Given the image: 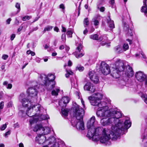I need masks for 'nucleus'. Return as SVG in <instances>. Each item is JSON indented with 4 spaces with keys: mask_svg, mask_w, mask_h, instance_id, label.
Listing matches in <instances>:
<instances>
[{
    "mask_svg": "<svg viewBox=\"0 0 147 147\" xmlns=\"http://www.w3.org/2000/svg\"><path fill=\"white\" fill-rule=\"evenodd\" d=\"M43 109V107L39 104H32L28 108L26 114L28 116L31 117V119L37 114H39L41 111V112Z\"/></svg>",
    "mask_w": 147,
    "mask_h": 147,
    "instance_id": "obj_8",
    "label": "nucleus"
},
{
    "mask_svg": "<svg viewBox=\"0 0 147 147\" xmlns=\"http://www.w3.org/2000/svg\"><path fill=\"white\" fill-rule=\"evenodd\" d=\"M44 47L45 49H46L49 48V46L47 45H44Z\"/></svg>",
    "mask_w": 147,
    "mask_h": 147,
    "instance_id": "obj_63",
    "label": "nucleus"
},
{
    "mask_svg": "<svg viewBox=\"0 0 147 147\" xmlns=\"http://www.w3.org/2000/svg\"><path fill=\"white\" fill-rule=\"evenodd\" d=\"M142 141L146 140L147 139V135L145 134H142Z\"/></svg>",
    "mask_w": 147,
    "mask_h": 147,
    "instance_id": "obj_42",
    "label": "nucleus"
},
{
    "mask_svg": "<svg viewBox=\"0 0 147 147\" xmlns=\"http://www.w3.org/2000/svg\"><path fill=\"white\" fill-rule=\"evenodd\" d=\"M4 106V102L3 101H2L0 103V109H2Z\"/></svg>",
    "mask_w": 147,
    "mask_h": 147,
    "instance_id": "obj_50",
    "label": "nucleus"
},
{
    "mask_svg": "<svg viewBox=\"0 0 147 147\" xmlns=\"http://www.w3.org/2000/svg\"><path fill=\"white\" fill-rule=\"evenodd\" d=\"M88 31L86 28L85 30L83 31V34H86L88 32Z\"/></svg>",
    "mask_w": 147,
    "mask_h": 147,
    "instance_id": "obj_64",
    "label": "nucleus"
},
{
    "mask_svg": "<svg viewBox=\"0 0 147 147\" xmlns=\"http://www.w3.org/2000/svg\"><path fill=\"white\" fill-rule=\"evenodd\" d=\"M83 48V46L81 44H79L78 46L77 47L76 50V51H78V52H81L83 51L82 49Z\"/></svg>",
    "mask_w": 147,
    "mask_h": 147,
    "instance_id": "obj_35",
    "label": "nucleus"
},
{
    "mask_svg": "<svg viewBox=\"0 0 147 147\" xmlns=\"http://www.w3.org/2000/svg\"><path fill=\"white\" fill-rule=\"evenodd\" d=\"M39 81L43 83L42 84L45 86L48 90H51L55 87V83L54 80L55 79V76L50 74L47 76L44 74H40L38 76Z\"/></svg>",
    "mask_w": 147,
    "mask_h": 147,
    "instance_id": "obj_6",
    "label": "nucleus"
},
{
    "mask_svg": "<svg viewBox=\"0 0 147 147\" xmlns=\"http://www.w3.org/2000/svg\"><path fill=\"white\" fill-rule=\"evenodd\" d=\"M113 127L112 130L107 129H105L102 130V135L99 137L98 140L99 139L100 142L103 144H105L106 145H109L111 144L110 141V139L113 140H117V138L119 137V135L123 133V128L120 129H119L120 127Z\"/></svg>",
    "mask_w": 147,
    "mask_h": 147,
    "instance_id": "obj_1",
    "label": "nucleus"
},
{
    "mask_svg": "<svg viewBox=\"0 0 147 147\" xmlns=\"http://www.w3.org/2000/svg\"><path fill=\"white\" fill-rule=\"evenodd\" d=\"M115 51L117 53H120L123 52V50L119 45H118L115 47Z\"/></svg>",
    "mask_w": 147,
    "mask_h": 147,
    "instance_id": "obj_30",
    "label": "nucleus"
},
{
    "mask_svg": "<svg viewBox=\"0 0 147 147\" xmlns=\"http://www.w3.org/2000/svg\"><path fill=\"white\" fill-rule=\"evenodd\" d=\"M8 124V123L7 122L5 124L1 126L0 128V129L1 131L4 130L7 127V125Z\"/></svg>",
    "mask_w": 147,
    "mask_h": 147,
    "instance_id": "obj_39",
    "label": "nucleus"
},
{
    "mask_svg": "<svg viewBox=\"0 0 147 147\" xmlns=\"http://www.w3.org/2000/svg\"><path fill=\"white\" fill-rule=\"evenodd\" d=\"M14 127L15 128H18L19 127V125L18 123H16L14 124Z\"/></svg>",
    "mask_w": 147,
    "mask_h": 147,
    "instance_id": "obj_57",
    "label": "nucleus"
},
{
    "mask_svg": "<svg viewBox=\"0 0 147 147\" xmlns=\"http://www.w3.org/2000/svg\"><path fill=\"white\" fill-rule=\"evenodd\" d=\"M134 72L132 68L127 65L125 67V69L123 73L125 75V77H127V80H128V78L132 77L134 75Z\"/></svg>",
    "mask_w": 147,
    "mask_h": 147,
    "instance_id": "obj_14",
    "label": "nucleus"
},
{
    "mask_svg": "<svg viewBox=\"0 0 147 147\" xmlns=\"http://www.w3.org/2000/svg\"><path fill=\"white\" fill-rule=\"evenodd\" d=\"M85 90L89 91L92 92H94L95 90V86L90 82H87L84 86Z\"/></svg>",
    "mask_w": 147,
    "mask_h": 147,
    "instance_id": "obj_20",
    "label": "nucleus"
},
{
    "mask_svg": "<svg viewBox=\"0 0 147 147\" xmlns=\"http://www.w3.org/2000/svg\"><path fill=\"white\" fill-rule=\"evenodd\" d=\"M74 30L73 29L68 28L67 29L66 34L69 37L71 38L72 37V34Z\"/></svg>",
    "mask_w": 147,
    "mask_h": 147,
    "instance_id": "obj_29",
    "label": "nucleus"
},
{
    "mask_svg": "<svg viewBox=\"0 0 147 147\" xmlns=\"http://www.w3.org/2000/svg\"><path fill=\"white\" fill-rule=\"evenodd\" d=\"M119 71H118L115 69H113L111 73L112 77L115 78H117L119 77L120 74Z\"/></svg>",
    "mask_w": 147,
    "mask_h": 147,
    "instance_id": "obj_24",
    "label": "nucleus"
},
{
    "mask_svg": "<svg viewBox=\"0 0 147 147\" xmlns=\"http://www.w3.org/2000/svg\"><path fill=\"white\" fill-rule=\"evenodd\" d=\"M142 96L144 98V101L147 104V95L145 94L143 95Z\"/></svg>",
    "mask_w": 147,
    "mask_h": 147,
    "instance_id": "obj_47",
    "label": "nucleus"
},
{
    "mask_svg": "<svg viewBox=\"0 0 147 147\" xmlns=\"http://www.w3.org/2000/svg\"><path fill=\"white\" fill-rule=\"evenodd\" d=\"M11 21V19L10 18H9L7 20L6 22L8 24H9L10 23Z\"/></svg>",
    "mask_w": 147,
    "mask_h": 147,
    "instance_id": "obj_58",
    "label": "nucleus"
},
{
    "mask_svg": "<svg viewBox=\"0 0 147 147\" xmlns=\"http://www.w3.org/2000/svg\"><path fill=\"white\" fill-rule=\"evenodd\" d=\"M126 40L129 42V45H131L132 43V41L129 39H127Z\"/></svg>",
    "mask_w": 147,
    "mask_h": 147,
    "instance_id": "obj_61",
    "label": "nucleus"
},
{
    "mask_svg": "<svg viewBox=\"0 0 147 147\" xmlns=\"http://www.w3.org/2000/svg\"><path fill=\"white\" fill-rule=\"evenodd\" d=\"M8 84V82L7 81H4L3 83V86H7Z\"/></svg>",
    "mask_w": 147,
    "mask_h": 147,
    "instance_id": "obj_55",
    "label": "nucleus"
},
{
    "mask_svg": "<svg viewBox=\"0 0 147 147\" xmlns=\"http://www.w3.org/2000/svg\"><path fill=\"white\" fill-rule=\"evenodd\" d=\"M144 5L145 6H143L142 7L141 9V11L144 13L145 15L147 17V0H144L143 1Z\"/></svg>",
    "mask_w": 147,
    "mask_h": 147,
    "instance_id": "obj_23",
    "label": "nucleus"
},
{
    "mask_svg": "<svg viewBox=\"0 0 147 147\" xmlns=\"http://www.w3.org/2000/svg\"><path fill=\"white\" fill-rule=\"evenodd\" d=\"M73 54L77 58H79L83 56L85 53L83 51L78 52V51H76Z\"/></svg>",
    "mask_w": 147,
    "mask_h": 147,
    "instance_id": "obj_27",
    "label": "nucleus"
},
{
    "mask_svg": "<svg viewBox=\"0 0 147 147\" xmlns=\"http://www.w3.org/2000/svg\"><path fill=\"white\" fill-rule=\"evenodd\" d=\"M31 18L30 16H27L24 17L22 18V20L24 21H25L26 20H28L30 19V18Z\"/></svg>",
    "mask_w": 147,
    "mask_h": 147,
    "instance_id": "obj_43",
    "label": "nucleus"
},
{
    "mask_svg": "<svg viewBox=\"0 0 147 147\" xmlns=\"http://www.w3.org/2000/svg\"><path fill=\"white\" fill-rule=\"evenodd\" d=\"M27 92L28 94V98L31 97L32 98H34L35 99V100H36L37 92L35 89L33 88H29L28 89Z\"/></svg>",
    "mask_w": 147,
    "mask_h": 147,
    "instance_id": "obj_17",
    "label": "nucleus"
},
{
    "mask_svg": "<svg viewBox=\"0 0 147 147\" xmlns=\"http://www.w3.org/2000/svg\"><path fill=\"white\" fill-rule=\"evenodd\" d=\"M123 29L124 30L127 32L128 34L130 36H132V34L131 30L129 29V25L126 22H123Z\"/></svg>",
    "mask_w": 147,
    "mask_h": 147,
    "instance_id": "obj_22",
    "label": "nucleus"
},
{
    "mask_svg": "<svg viewBox=\"0 0 147 147\" xmlns=\"http://www.w3.org/2000/svg\"><path fill=\"white\" fill-rule=\"evenodd\" d=\"M64 48V47L63 45H61L59 47V49L61 50H62Z\"/></svg>",
    "mask_w": 147,
    "mask_h": 147,
    "instance_id": "obj_59",
    "label": "nucleus"
},
{
    "mask_svg": "<svg viewBox=\"0 0 147 147\" xmlns=\"http://www.w3.org/2000/svg\"><path fill=\"white\" fill-rule=\"evenodd\" d=\"M88 75L91 80L94 83L97 84L98 82V77L94 71H90Z\"/></svg>",
    "mask_w": 147,
    "mask_h": 147,
    "instance_id": "obj_18",
    "label": "nucleus"
},
{
    "mask_svg": "<svg viewBox=\"0 0 147 147\" xmlns=\"http://www.w3.org/2000/svg\"><path fill=\"white\" fill-rule=\"evenodd\" d=\"M33 99H31L30 100V98H28V97L27 98H24L22 99L21 102L22 103V106L24 107H26L29 106H30L32 105V104L33 105L35 104L34 102H32Z\"/></svg>",
    "mask_w": 147,
    "mask_h": 147,
    "instance_id": "obj_16",
    "label": "nucleus"
},
{
    "mask_svg": "<svg viewBox=\"0 0 147 147\" xmlns=\"http://www.w3.org/2000/svg\"><path fill=\"white\" fill-rule=\"evenodd\" d=\"M19 147H24L23 144L22 143H20L19 144Z\"/></svg>",
    "mask_w": 147,
    "mask_h": 147,
    "instance_id": "obj_62",
    "label": "nucleus"
},
{
    "mask_svg": "<svg viewBox=\"0 0 147 147\" xmlns=\"http://www.w3.org/2000/svg\"><path fill=\"white\" fill-rule=\"evenodd\" d=\"M100 70L104 75H107L110 72V67L105 62H102L99 68Z\"/></svg>",
    "mask_w": 147,
    "mask_h": 147,
    "instance_id": "obj_10",
    "label": "nucleus"
},
{
    "mask_svg": "<svg viewBox=\"0 0 147 147\" xmlns=\"http://www.w3.org/2000/svg\"><path fill=\"white\" fill-rule=\"evenodd\" d=\"M123 49L124 51H125L129 48V46L127 44L124 43L123 45Z\"/></svg>",
    "mask_w": 147,
    "mask_h": 147,
    "instance_id": "obj_40",
    "label": "nucleus"
},
{
    "mask_svg": "<svg viewBox=\"0 0 147 147\" xmlns=\"http://www.w3.org/2000/svg\"><path fill=\"white\" fill-rule=\"evenodd\" d=\"M38 29V27L37 26L34 28L32 30H30L29 33L28 34L30 35V33L34 31L37 30Z\"/></svg>",
    "mask_w": 147,
    "mask_h": 147,
    "instance_id": "obj_44",
    "label": "nucleus"
},
{
    "mask_svg": "<svg viewBox=\"0 0 147 147\" xmlns=\"http://www.w3.org/2000/svg\"><path fill=\"white\" fill-rule=\"evenodd\" d=\"M88 133L87 137L89 139H92L94 141H97L98 140L99 137L98 136L101 135L102 132L101 128H98L95 129V127L88 128Z\"/></svg>",
    "mask_w": 147,
    "mask_h": 147,
    "instance_id": "obj_9",
    "label": "nucleus"
},
{
    "mask_svg": "<svg viewBox=\"0 0 147 147\" xmlns=\"http://www.w3.org/2000/svg\"><path fill=\"white\" fill-rule=\"evenodd\" d=\"M138 56H140L141 57H143V58H145L146 57V56L145 55H144V53H143L142 52H141V53H140V54H136V57H137Z\"/></svg>",
    "mask_w": 147,
    "mask_h": 147,
    "instance_id": "obj_41",
    "label": "nucleus"
},
{
    "mask_svg": "<svg viewBox=\"0 0 147 147\" xmlns=\"http://www.w3.org/2000/svg\"><path fill=\"white\" fill-rule=\"evenodd\" d=\"M107 22L109 25V27L111 28H115V25L114 22L113 20H111L109 16L107 18Z\"/></svg>",
    "mask_w": 147,
    "mask_h": 147,
    "instance_id": "obj_25",
    "label": "nucleus"
},
{
    "mask_svg": "<svg viewBox=\"0 0 147 147\" xmlns=\"http://www.w3.org/2000/svg\"><path fill=\"white\" fill-rule=\"evenodd\" d=\"M49 118V117L48 115H45L40 114L39 113L30 120V123L31 125H32L33 123H36L38 121H40Z\"/></svg>",
    "mask_w": 147,
    "mask_h": 147,
    "instance_id": "obj_11",
    "label": "nucleus"
},
{
    "mask_svg": "<svg viewBox=\"0 0 147 147\" xmlns=\"http://www.w3.org/2000/svg\"><path fill=\"white\" fill-rule=\"evenodd\" d=\"M61 39L63 41H65L66 39V35L65 34H63L62 35Z\"/></svg>",
    "mask_w": 147,
    "mask_h": 147,
    "instance_id": "obj_45",
    "label": "nucleus"
},
{
    "mask_svg": "<svg viewBox=\"0 0 147 147\" xmlns=\"http://www.w3.org/2000/svg\"><path fill=\"white\" fill-rule=\"evenodd\" d=\"M53 28V27L51 26H48L45 27L43 32L45 33L46 31H49L51 30Z\"/></svg>",
    "mask_w": 147,
    "mask_h": 147,
    "instance_id": "obj_34",
    "label": "nucleus"
},
{
    "mask_svg": "<svg viewBox=\"0 0 147 147\" xmlns=\"http://www.w3.org/2000/svg\"><path fill=\"white\" fill-rule=\"evenodd\" d=\"M124 78H123V80H119L117 82L119 84L120 86H124L126 84V82L125 80H124Z\"/></svg>",
    "mask_w": 147,
    "mask_h": 147,
    "instance_id": "obj_31",
    "label": "nucleus"
},
{
    "mask_svg": "<svg viewBox=\"0 0 147 147\" xmlns=\"http://www.w3.org/2000/svg\"><path fill=\"white\" fill-rule=\"evenodd\" d=\"M70 101V99L67 96H64L62 97L61 100L59 102V105L62 108H65L67 104Z\"/></svg>",
    "mask_w": 147,
    "mask_h": 147,
    "instance_id": "obj_19",
    "label": "nucleus"
},
{
    "mask_svg": "<svg viewBox=\"0 0 147 147\" xmlns=\"http://www.w3.org/2000/svg\"><path fill=\"white\" fill-rule=\"evenodd\" d=\"M33 130L36 132L38 134L35 138L36 142L39 144L45 143L46 137L44 135H47L50 132L51 128L48 127H43L41 124H36L34 127Z\"/></svg>",
    "mask_w": 147,
    "mask_h": 147,
    "instance_id": "obj_4",
    "label": "nucleus"
},
{
    "mask_svg": "<svg viewBox=\"0 0 147 147\" xmlns=\"http://www.w3.org/2000/svg\"><path fill=\"white\" fill-rule=\"evenodd\" d=\"M10 131H8L5 134L4 136L5 137H7V136L9 135L10 134Z\"/></svg>",
    "mask_w": 147,
    "mask_h": 147,
    "instance_id": "obj_56",
    "label": "nucleus"
},
{
    "mask_svg": "<svg viewBox=\"0 0 147 147\" xmlns=\"http://www.w3.org/2000/svg\"><path fill=\"white\" fill-rule=\"evenodd\" d=\"M111 117L108 119H107L105 118L101 119L100 123L103 126H107V125H112L111 130H112V127H116L117 126H119L117 127H120L119 129H120L123 128V131L125 129H128L131 126V123L129 120V119H127L125 120L124 123V127H123L122 126H121V129L120 127V126L119 125L121 126L122 124L120 122L118 124H116L115 123V119Z\"/></svg>",
    "mask_w": 147,
    "mask_h": 147,
    "instance_id": "obj_5",
    "label": "nucleus"
},
{
    "mask_svg": "<svg viewBox=\"0 0 147 147\" xmlns=\"http://www.w3.org/2000/svg\"><path fill=\"white\" fill-rule=\"evenodd\" d=\"M102 95L100 93H95L93 96H90L88 97V99L92 105L95 106H97L98 108L97 111L100 110L102 111L105 107H107L106 103L104 102H100V100L102 98Z\"/></svg>",
    "mask_w": 147,
    "mask_h": 147,
    "instance_id": "obj_7",
    "label": "nucleus"
},
{
    "mask_svg": "<svg viewBox=\"0 0 147 147\" xmlns=\"http://www.w3.org/2000/svg\"><path fill=\"white\" fill-rule=\"evenodd\" d=\"M66 64H65L64 65V67L65 68L66 71V74H65V76L66 78H68L69 77L70 75H73L74 74L73 72L70 69H66L65 67L66 66Z\"/></svg>",
    "mask_w": 147,
    "mask_h": 147,
    "instance_id": "obj_26",
    "label": "nucleus"
},
{
    "mask_svg": "<svg viewBox=\"0 0 147 147\" xmlns=\"http://www.w3.org/2000/svg\"><path fill=\"white\" fill-rule=\"evenodd\" d=\"M59 8L63 9H64L65 7L64 5L63 4H61L59 5Z\"/></svg>",
    "mask_w": 147,
    "mask_h": 147,
    "instance_id": "obj_53",
    "label": "nucleus"
},
{
    "mask_svg": "<svg viewBox=\"0 0 147 147\" xmlns=\"http://www.w3.org/2000/svg\"><path fill=\"white\" fill-rule=\"evenodd\" d=\"M94 25L95 26H97L99 24L98 21L96 20H95L94 21Z\"/></svg>",
    "mask_w": 147,
    "mask_h": 147,
    "instance_id": "obj_52",
    "label": "nucleus"
},
{
    "mask_svg": "<svg viewBox=\"0 0 147 147\" xmlns=\"http://www.w3.org/2000/svg\"><path fill=\"white\" fill-rule=\"evenodd\" d=\"M15 7L16 8L18 9V10L17 11L16 13H15L14 15H13L12 16H14L20 12V3H16L15 5Z\"/></svg>",
    "mask_w": 147,
    "mask_h": 147,
    "instance_id": "obj_33",
    "label": "nucleus"
},
{
    "mask_svg": "<svg viewBox=\"0 0 147 147\" xmlns=\"http://www.w3.org/2000/svg\"><path fill=\"white\" fill-rule=\"evenodd\" d=\"M64 108H62L61 109V113L62 116L66 117L68 115V111L67 109H65Z\"/></svg>",
    "mask_w": 147,
    "mask_h": 147,
    "instance_id": "obj_28",
    "label": "nucleus"
},
{
    "mask_svg": "<svg viewBox=\"0 0 147 147\" xmlns=\"http://www.w3.org/2000/svg\"><path fill=\"white\" fill-rule=\"evenodd\" d=\"M96 115L97 117H110L113 118L115 119V123L116 124H118L119 122L122 124V127H124V122L123 123V121L119 120V119L122 116V114L120 111H118L115 109H109V107L107 106L105 107L104 109L102 111H100L99 110L96 112ZM120 126L121 129V126Z\"/></svg>",
    "mask_w": 147,
    "mask_h": 147,
    "instance_id": "obj_3",
    "label": "nucleus"
},
{
    "mask_svg": "<svg viewBox=\"0 0 147 147\" xmlns=\"http://www.w3.org/2000/svg\"><path fill=\"white\" fill-rule=\"evenodd\" d=\"M97 8L99 9L100 11L101 12H103L105 9V8L104 7H101L100 8H99V7L98 6Z\"/></svg>",
    "mask_w": 147,
    "mask_h": 147,
    "instance_id": "obj_46",
    "label": "nucleus"
},
{
    "mask_svg": "<svg viewBox=\"0 0 147 147\" xmlns=\"http://www.w3.org/2000/svg\"><path fill=\"white\" fill-rule=\"evenodd\" d=\"M13 105V103L11 102H9L8 103L7 106L8 107H12Z\"/></svg>",
    "mask_w": 147,
    "mask_h": 147,
    "instance_id": "obj_54",
    "label": "nucleus"
},
{
    "mask_svg": "<svg viewBox=\"0 0 147 147\" xmlns=\"http://www.w3.org/2000/svg\"><path fill=\"white\" fill-rule=\"evenodd\" d=\"M72 65V63L70 60L68 62V66H71Z\"/></svg>",
    "mask_w": 147,
    "mask_h": 147,
    "instance_id": "obj_60",
    "label": "nucleus"
},
{
    "mask_svg": "<svg viewBox=\"0 0 147 147\" xmlns=\"http://www.w3.org/2000/svg\"><path fill=\"white\" fill-rule=\"evenodd\" d=\"M115 69L119 72L123 71L125 70V67L124 65L123 62L120 59H117L115 62Z\"/></svg>",
    "mask_w": 147,
    "mask_h": 147,
    "instance_id": "obj_13",
    "label": "nucleus"
},
{
    "mask_svg": "<svg viewBox=\"0 0 147 147\" xmlns=\"http://www.w3.org/2000/svg\"><path fill=\"white\" fill-rule=\"evenodd\" d=\"M8 55H4L2 57V58L4 60H6L8 58Z\"/></svg>",
    "mask_w": 147,
    "mask_h": 147,
    "instance_id": "obj_49",
    "label": "nucleus"
},
{
    "mask_svg": "<svg viewBox=\"0 0 147 147\" xmlns=\"http://www.w3.org/2000/svg\"><path fill=\"white\" fill-rule=\"evenodd\" d=\"M56 139L55 137L53 136H50L47 139H46L45 141L46 144L49 146H52V147H57L56 144Z\"/></svg>",
    "mask_w": 147,
    "mask_h": 147,
    "instance_id": "obj_15",
    "label": "nucleus"
},
{
    "mask_svg": "<svg viewBox=\"0 0 147 147\" xmlns=\"http://www.w3.org/2000/svg\"><path fill=\"white\" fill-rule=\"evenodd\" d=\"M84 114V111L80 106L78 105L75 106L74 108V117L71 122L72 125L78 129H84L83 119Z\"/></svg>",
    "mask_w": 147,
    "mask_h": 147,
    "instance_id": "obj_2",
    "label": "nucleus"
},
{
    "mask_svg": "<svg viewBox=\"0 0 147 147\" xmlns=\"http://www.w3.org/2000/svg\"><path fill=\"white\" fill-rule=\"evenodd\" d=\"M16 36V35L15 34H12L11 36V40H13Z\"/></svg>",
    "mask_w": 147,
    "mask_h": 147,
    "instance_id": "obj_51",
    "label": "nucleus"
},
{
    "mask_svg": "<svg viewBox=\"0 0 147 147\" xmlns=\"http://www.w3.org/2000/svg\"><path fill=\"white\" fill-rule=\"evenodd\" d=\"M12 86L11 84H8L7 85V86H6V88L7 89H11V88Z\"/></svg>",
    "mask_w": 147,
    "mask_h": 147,
    "instance_id": "obj_48",
    "label": "nucleus"
},
{
    "mask_svg": "<svg viewBox=\"0 0 147 147\" xmlns=\"http://www.w3.org/2000/svg\"><path fill=\"white\" fill-rule=\"evenodd\" d=\"M95 118L94 116H92L88 121L87 123V128L95 127L94 126L95 121Z\"/></svg>",
    "mask_w": 147,
    "mask_h": 147,
    "instance_id": "obj_21",
    "label": "nucleus"
},
{
    "mask_svg": "<svg viewBox=\"0 0 147 147\" xmlns=\"http://www.w3.org/2000/svg\"><path fill=\"white\" fill-rule=\"evenodd\" d=\"M90 38L93 40H98V35L97 34L92 35L90 36Z\"/></svg>",
    "mask_w": 147,
    "mask_h": 147,
    "instance_id": "obj_37",
    "label": "nucleus"
},
{
    "mask_svg": "<svg viewBox=\"0 0 147 147\" xmlns=\"http://www.w3.org/2000/svg\"><path fill=\"white\" fill-rule=\"evenodd\" d=\"M59 90V88H56L55 90H53L52 91V95L55 96L57 95Z\"/></svg>",
    "mask_w": 147,
    "mask_h": 147,
    "instance_id": "obj_32",
    "label": "nucleus"
},
{
    "mask_svg": "<svg viewBox=\"0 0 147 147\" xmlns=\"http://www.w3.org/2000/svg\"><path fill=\"white\" fill-rule=\"evenodd\" d=\"M135 76L136 79L140 82H144L145 85H147V76L141 71L136 73Z\"/></svg>",
    "mask_w": 147,
    "mask_h": 147,
    "instance_id": "obj_12",
    "label": "nucleus"
},
{
    "mask_svg": "<svg viewBox=\"0 0 147 147\" xmlns=\"http://www.w3.org/2000/svg\"><path fill=\"white\" fill-rule=\"evenodd\" d=\"M84 69V67L80 65H78L76 67V70H78L80 71H82Z\"/></svg>",
    "mask_w": 147,
    "mask_h": 147,
    "instance_id": "obj_38",
    "label": "nucleus"
},
{
    "mask_svg": "<svg viewBox=\"0 0 147 147\" xmlns=\"http://www.w3.org/2000/svg\"><path fill=\"white\" fill-rule=\"evenodd\" d=\"M84 25L85 27L88 25L89 24L88 19L87 18H85L84 21Z\"/></svg>",
    "mask_w": 147,
    "mask_h": 147,
    "instance_id": "obj_36",
    "label": "nucleus"
}]
</instances>
